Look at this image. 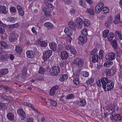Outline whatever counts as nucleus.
<instances>
[{
	"label": "nucleus",
	"mask_w": 122,
	"mask_h": 122,
	"mask_svg": "<svg viewBox=\"0 0 122 122\" xmlns=\"http://www.w3.org/2000/svg\"><path fill=\"white\" fill-rule=\"evenodd\" d=\"M19 26L18 23H16L14 24H12L10 25V28H16L18 27Z\"/></svg>",
	"instance_id": "nucleus-45"
},
{
	"label": "nucleus",
	"mask_w": 122,
	"mask_h": 122,
	"mask_svg": "<svg viewBox=\"0 0 122 122\" xmlns=\"http://www.w3.org/2000/svg\"><path fill=\"white\" fill-rule=\"evenodd\" d=\"M45 3L46 5L48 8H51V10L53 9L54 6L51 3H48L47 1H45Z\"/></svg>",
	"instance_id": "nucleus-35"
},
{
	"label": "nucleus",
	"mask_w": 122,
	"mask_h": 122,
	"mask_svg": "<svg viewBox=\"0 0 122 122\" xmlns=\"http://www.w3.org/2000/svg\"><path fill=\"white\" fill-rule=\"evenodd\" d=\"M115 34L116 36H117V35L119 37V38L120 39H122V35H121V33L118 31L117 30H116V31Z\"/></svg>",
	"instance_id": "nucleus-50"
},
{
	"label": "nucleus",
	"mask_w": 122,
	"mask_h": 122,
	"mask_svg": "<svg viewBox=\"0 0 122 122\" xmlns=\"http://www.w3.org/2000/svg\"><path fill=\"white\" fill-rule=\"evenodd\" d=\"M98 60V57L97 55H95L92 57V61L93 62H95L97 61Z\"/></svg>",
	"instance_id": "nucleus-38"
},
{
	"label": "nucleus",
	"mask_w": 122,
	"mask_h": 122,
	"mask_svg": "<svg viewBox=\"0 0 122 122\" xmlns=\"http://www.w3.org/2000/svg\"><path fill=\"white\" fill-rule=\"evenodd\" d=\"M68 78V76L66 74H63L60 75V77L59 80L63 82L65 80H66Z\"/></svg>",
	"instance_id": "nucleus-29"
},
{
	"label": "nucleus",
	"mask_w": 122,
	"mask_h": 122,
	"mask_svg": "<svg viewBox=\"0 0 122 122\" xmlns=\"http://www.w3.org/2000/svg\"><path fill=\"white\" fill-rule=\"evenodd\" d=\"M44 79V78L43 76L40 75L39 76L35 78V79L36 80L43 81Z\"/></svg>",
	"instance_id": "nucleus-44"
},
{
	"label": "nucleus",
	"mask_w": 122,
	"mask_h": 122,
	"mask_svg": "<svg viewBox=\"0 0 122 122\" xmlns=\"http://www.w3.org/2000/svg\"><path fill=\"white\" fill-rule=\"evenodd\" d=\"M68 50L69 49L72 53L75 56H76L77 53L76 50L75 48L70 45H68L67 48H66Z\"/></svg>",
	"instance_id": "nucleus-16"
},
{
	"label": "nucleus",
	"mask_w": 122,
	"mask_h": 122,
	"mask_svg": "<svg viewBox=\"0 0 122 122\" xmlns=\"http://www.w3.org/2000/svg\"><path fill=\"white\" fill-rule=\"evenodd\" d=\"M75 97L74 95L72 94H70L68 95L66 97H65V99H73Z\"/></svg>",
	"instance_id": "nucleus-41"
},
{
	"label": "nucleus",
	"mask_w": 122,
	"mask_h": 122,
	"mask_svg": "<svg viewBox=\"0 0 122 122\" xmlns=\"http://www.w3.org/2000/svg\"><path fill=\"white\" fill-rule=\"evenodd\" d=\"M17 112L19 117L21 118V120H24L26 117V115L24 111L22 109H18Z\"/></svg>",
	"instance_id": "nucleus-10"
},
{
	"label": "nucleus",
	"mask_w": 122,
	"mask_h": 122,
	"mask_svg": "<svg viewBox=\"0 0 122 122\" xmlns=\"http://www.w3.org/2000/svg\"><path fill=\"white\" fill-rule=\"evenodd\" d=\"M111 24H112L110 23V22H109L107 21H106L105 23V25L107 28H108L110 25Z\"/></svg>",
	"instance_id": "nucleus-60"
},
{
	"label": "nucleus",
	"mask_w": 122,
	"mask_h": 122,
	"mask_svg": "<svg viewBox=\"0 0 122 122\" xmlns=\"http://www.w3.org/2000/svg\"><path fill=\"white\" fill-rule=\"evenodd\" d=\"M0 87L6 92H9V93L10 92V87L7 86L1 85L0 86Z\"/></svg>",
	"instance_id": "nucleus-23"
},
{
	"label": "nucleus",
	"mask_w": 122,
	"mask_h": 122,
	"mask_svg": "<svg viewBox=\"0 0 122 122\" xmlns=\"http://www.w3.org/2000/svg\"><path fill=\"white\" fill-rule=\"evenodd\" d=\"M44 25L45 26L47 27L49 29H51V28H53L54 25L50 22H46L44 23Z\"/></svg>",
	"instance_id": "nucleus-32"
},
{
	"label": "nucleus",
	"mask_w": 122,
	"mask_h": 122,
	"mask_svg": "<svg viewBox=\"0 0 122 122\" xmlns=\"http://www.w3.org/2000/svg\"><path fill=\"white\" fill-rule=\"evenodd\" d=\"M81 71V69H79L76 71V76L78 77L79 76V75L80 74Z\"/></svg>",
	"instance_id": "nucleus-52"
},
{
	"label": "nucleus",
	"mask_w": 122,
	"mask_h": 122,
	"mask_svg": "<svg viewBox=\"0 0 122 122\" xmlns=\"http://www.w3.org/2000/svg\"><path fill=\"white\" fill-rule=\"evenodd\" d=\"M83 22L84 25L86 27L89 26L90 24V21L88 19H84Z\"/></svg>",
	"instance_id": "nucleus-33"
},
{
	"label": "nucleus",
	"mask_w": 122,
	"mask_h": 122,
	"mask_svg": "<svg viewBox=\"0 0 122 122\" xmlns=\"http://www.w3.org/2000/svg\"><path fill=\"white\" fill-rule=\"evenodd\" d=\"M68 25L71 29H74L75 28V24L72 21L70 20L69 21L68 23Z\"/></svg>",
	"instance_id": "nucleus-27"
},
{
	"label": "nucleus",
	"mask_w": 122,
	"mask_h": 122,
	"mask_svg": "<svg viewBox=\"0 0 122 122\" xmlns=\"http://www.w3.org/2000/svg\"><path fill=\"white\" fill-rule=\"evenodd\" d=\"M15 51L17 53L20 54L22 51V48L19 45H17L16 46Z\"/></svg>",
	"instance_id": "nucleus-36"
},
{
	"label": "nucleus",
	"mask_w": 122,
	"mask_h": 122,
	"mask_svg": "<svg viewBox=\"0 0 122 122\" xmlns=\"http://www.w3.org/2000/svg\"><path fill=\"white\" fill-rule=\"evenodd\" d=\"M6 116L7 119L10 121H13L15 119V115L11 112H9Z\"/></svg>",
	"instance_id": "nucleus-18"
},
{
	"label": "nucleus",
	"mask_w": 122,
	"mask_h": 122,
	"mask_svg": "<svg viewBox=\"0 0 122 122\" xmlns=\"http://www.w3.org/2000/svg\"><path fill=\"white\" fill-rule=\"evenodd\" d=\"M37 43L38 45L41 46V47H45L47 45V43L44 41H41L40 40H37Z\"/></svg>",
	"instance_id": "nucleus-19"
},
{
	"label": "nucleus",
	"mask_w": 122,
	"mask_h": 122,
	"mask_svg": "<svg viewBox=\"0 0 122 122\" xmlns=\"http://www.w3.org/2000/svg\"><path fill=\"white\" fill-rule=\"evenodd\" d=\"M60 68L59 67L55 66L52 67L50 69L49 73L53 76L57 75L60 72Z\"/></svg>",
	"instance_id": "nucleus-3"
},
{
	"label": "nucleus",
	"mask_w": 122,
	"mask_h": 122,
	"mask_svg": "<svg viewBox=\"0 0 122 122\" xmlns=\"http://www.w3.org/2000/svg\"><path fill=\"white\" fill-rule=\"evenodd\" d=\"M104 72L106 75L108 76H112L113 75L111 71V70L107 69H105Z\"/></svg>",
	"instance_id": "nucleus-28"
},
{
	"label": "nucleus",
	"mask_w": 122,
	"mask_h": 122,
	"mask_svg": "<svg viewBox=\"0 0 122 122\" xmlns=\"http://www.w3.org/2000/svg\"><path fill=\"white\" fill-rule=\"evenodd\" d=\"M52 100L50 99H47L45 101V103L48 105H49L51 103Z\"/></svg>",
	"instance_id": "nucleus-62"
},
{
	"label": "nucleus",
	"mask_w": 122,
	"mask_h": 122,
	"mask_svg": "<svg viewBox=\"0 0 122 122\" xmlns=\"http://www.w3.org/2000/svg\"><path fill=\"white\" fill-rule=\"evenodd\" d=\"M103 11L105 13H108L109 12V8L108 7H103Z\"/></svg>",
	"instance_id": "nucleus-51"
},
{
	"label": "nucleus",
	"mask_w": 122,
	"mask_h": 122,
	"mask_svg": "<svg viewBox=\"0 0 122 122\" xmlns=\"http://www.w3.org/2000/svg\"><path fill=\"white\" fill-rule=\"evenodd\" d=\"M113 18L112 16H110L109 17L107 21L110 22L111 24L112 23V22Z\"/></svg>",
	"instance_id": "nucleus-64"
},
{
	"label": "nucleus",
	"mask_w": 122,
	"mask_h": 122,
	"mask_svg": "<svg viewBox=\"0 0 122 122\" xmlns=\"http://www.w3.org/2000/svg\"><path fill=\"white\" fill-rule=\"evenodd\" d=\"M6 7L4 6L0 5V12L2 14H6L7 13Z\"/></svg>",
	"instance_id": "nucleus-26"
},
{
	"label": "nucleus",
	"mask_w": 122,
	"mask_h": 122,
	"mask_svg": "<svg viewBox=\"0 0 122 122\" xmlns=\"http://www.w3.org/2000/svg\"><path fill=\"white\" fill-rule=\"evenodd\" d=\"M64 32L68 36H71L72 33V31L71 30H69L68 28H66L64 30Z\"/></svg>",
	"instance_id": "nucleus-30"
},
{
	"label": "nucleus",
	"mask_w": 122,
	"mask_h": 122,
	"mask_svg": "<svg viewBox=\"0 0 122 122\" xmlns=\"http://www.w3.org/2000/svg\"><path fill=\"white\" fill-rule=\"evenodd\" d=\"M8 20L9 21L12 23H14L15 21V19L14 17H9L8 18Z\"/></svg>",
	"instance_id": "nucleus-55"
},
{
	"label": "nucleus",
	"mask_w": 122,
	"mask_h": 122,
	"mask_svg": "<svg viewBox=\"0 0 122 122\" xmlns=\"http://www.w3.org/2000/svg\"><path fill=\"white\" fill-rule=\"evenodd\" d=\"M10 10L11 13L15 12L16 11V8L14 6H11L10 8Z\"/></svg>",
	"instance_id": "nucleus-42"
},
{
	"label": "nucleus",
	"mask_w": 122,
	"mask_h": 122,
	"mask_svg": "<svg viewBox=\"0 0 122 122\" xmlns=\"http://www.w3.org/2000/svg\"><path fill=\"white\" fill-rule=\"evenodd\" d=\"M60 56L62 60L66 59L68 57V53L66 51H62L61 53Z\"/></svg>",
	"instance_id": "nucleus-11"
},
{
	"label": "nucleus",
	"mask_w": 122,
	"mask_h": 122,
	"mask_svg": "<svg viewBox=\"0 0 122 122\" xmlns=\"http://www.w3.org/2000/svg\"><path fill=\"white\" fill-rule=\"evenodd\" d=\"M79 4L83 7H84L86 6V4L84 1L81 0L79 1Z\"/></svg>",
	"instance_id": "nucleus-46"
},
{
	"label": "nucleus",
	"mask_w": 122,
	"mask_h": 122,
	"mask_svg": "<svg viewBox=\"0 0 122 122\" xmlns=\"http://www.w3.org/2000/svg\"><path fill=\"white\" fill-rule=\"evenodd\" d=\"M104 6V3L102 2L99 3L95 8L96 12L97 13H99L102 10Z\"/></svg>",
	"instance_id": "nucleus-9"
},
{
	"label": "nucleus",
	"mask_w": 122,
	"mask_h": 122,
	"mask_svg": "<svg viewBox=\"0 0 122 122\" xmlns=\"http://www.w3.org/2000/svg\"><path fill=\"white\" fill-rule=\"evenodd\" d=\"M73 64H74L77 65L79 68H81L83 66L84 61L82 59L77 58L74 60Z\"/></svg>",
	"instance_id": "nucleus-5"
},
{
	"label": "nucleus",
	"mask_w": 122,
	"mask_h": 122,
	"mask_svg": "<svg viewBox=\"0 0 122 122\" xmlns=\"http://www.w3.org/2000/svg\"><path fill=\"white\" fill-rule=\"evenodd\" d=\"M17 8L19 15L23 16L24 15V12L22 7L19 5H18L17 6Z\"/></svg>",
	"instance_id": "nucleus-20"
},
{
	"label": "nucleus",
	"mask_w": 122,
	"mask_h": 122,
	"mask_svg": "<svg viewBox=\"0 0 122 122\" xmlns=\"http://www.w3.org/2000/svg\"><path fill=\"white\" fill-rule=\"evenodd\" d=\"M86 11L89 13V14L92 15H93L94 14V11L91 9H87Z\"/></svg>",
	"instance_id": "nucleus-47"
},
{
	"label": "nucleus",
	"mask_w": 122,
	"mask_h": 122,
	"mask_svg": "<svg viewBox=\"0 0 122 122\" xmlns=\"http://www.w3.org/2000/svg\"><path fill=\"white\" fill-rule=\"evenodd\" d=\"M26 54L27 57L29 58H32L35 56L34 52L32 50L27 51L26 52Z\"/></svg>",
	"instance_id": "nucleus-13"
},
{
	"label": "nucleus",
	"mask_w": 122,
	"mask_h": 122,
	"mask_svg": "<svg viewBox=\"0 0 122 122\" xmlns=\"http://www.w3.org/2000/svg\"><path fill=\"white\" fill-rule=\"evenodd\" d=\"M114 20L113 22L114 24H118L120 21V15L119 14H118L114 18Z\"/></svg>",
	"instance_id": "nucleus-24"
},
{
	"label": "nucleus",
	"mask_w": 122,
	"mask_h": 122,
	"mask_svg": "<svg viewBox=\"0 0 122 122\" xmlns=\"http://www.w3.org/2000/svg\"><path fill=\"white\" fill-rule=\"evenodd\" d=\"M53 88H52L50 91V95L52 96L54 95L55 92H56L55 91L53 90Z\"/></svg>",
	"instance_id": "nucleus-57"
},
{
	"label": "nucleus",
	"mask_w": 122,
	"mask_h": 122,
	"mask_svg": "<svg viewBox=\"0 0 122 122\" xmlns=\"http://www.w3.org/2000/svg\"><path fill=\"white\" fill-rule=\"evenodd\" d=\"M18 37V34L13 31L9 35V40L11 42H14L17 41Z\"/></svg>",
	"instance_id": "nucleus-4"
},
{
	"label": "nucleus",
	"mask_w": 122,
	"mask_h": 122,
	"mask_svg": "<svg viewBox=\"0 0 122 122\" xmlns=\"http://www.w3.org/2000/svg\"><path fill=\"white\" fill-rule=\"evenodd\" d=\"M109 32V30H104L103 32V35L104 38L108 37V34Z\"/></svg>",
	"instance_id": "nucleus-40"
},
{
	"label": "nucleus",
	"mask_w": 122,
	"mask_h": 122,
	"mask_svg": "<svg viewBox=\"0 0 122 122\" xmlns=\"http://www.w3.org/2000/svg\"><path fill=\"white\" fill-rule=\"evenodd\" d=\"M8 72V69L7 68L4 69H2L0 71V77L4 75H5Z\"/></svg>",
	"instance_id": "nucleus-25"
},
{
	"label": "nucleus",
	"mask_w": 122,
	"mask_h": 122,
	"mask_svg": "<svg viewBox=\"0 0 122 122\" xmlns=\"http://www.w3.org/2000/svg\"><path fill=\"white\" fill-rule=\"evenodd\" d=\"M111 45L114 49L116 50L117 48V43L116 41L114 40L111 42Z\"/></svg>",
	"instance_id": "nucleus-31"
},
{
	"label": "nucleus",
	"mask_w": 122,
	"mask_h": 122,
	"mask_svg": "<svg viewBox=\"0 0 122 122\" xmlns=\"http://www.w3.org/2000/svg\"><path fill=\"white\" fill-rule=\"evenodd\" d=\"M103 108L104 110L106 109L107 110L109 109L112 111L110 115V118L111 120H115L117 121H120L122 120V117L118 114H115V112L118 110V107H103Z\"/></svg>",
	"instance_id": "nucleus-2"
},
{
	"label": "nucleus",
	"mask_w": 122,
	"mask_h": 122,
	"mask_svg": "<svg viewBox=\"0 0 122 122\" xmlns=\"http://www.w3.org/2000/svg\"><path fill=\"white\" fill-rule=\"evenodd\" d=\"M45 71V69L42 66H40L39 68L38 73L41 74H43Z\"/></svg>",
	"instance_id": "nucleus-39"
},
{
	"label": "nucleus",
	"mask_w": 122,
	"mask_h": 122,
	"mask_svg": "<svg viewBox=\"0 0 122 122\" xmlns=\"http://www.w3.org/2000/svg\"><path fill=\"white\" fill-rule=\"evenodd\" d=\"M104 113L103 114L104 116H103V114H102V115H101L102 117L103 118L106 117L109 115L107 112H105V111H104Z\"/></svg>",
	"instance_id": "nucleus-61"
},
{
	"label": "nucleus",
	"mask_w": 122,
	"mask_h": 122,
	"mask_svg": "<svg viewBox=\"0 0 122 122\" xmlns=\"http://www.w3.org/2000/svg\"><path fill=\"white\" fill-rule=\"evenodd\" d=\"M9 56L7 55H3L2 56L0 57V59L1 60L3 61H6L8 60L9 58Z\"/></svg>",
	"instance_id": "nucleus-37"
},
{
	"label": "nucleus",
	"mask_w": 122,
	"mask_h": 122,
	"mask_svg": "<svg viewBox=\"0 0 122 122\" xmlns=\"http://www.w3.org/2000/svg\"><path fill=\"white\" fill-rule=\"evenodd\" d=\"M43 10L46 16L47 17H49L50 18H51L52 17V15H51L47 9L46 8H43Z\"/></svg>",
	"instance_id": "nucleus-21"
},
{
	"label": "nucleus",
	"mask_w": 122,
	"mask_h": 122,
	"mask_svg": "<svg viewBox=\"0 0 122 122\" xmlns=\"http://www.w3.org/2000/svg\"><path fill=\"white\" fill-rule=\"evenodd\" d=\"M52 51L50 50H48L43 53V59L44 61H46L49 59L52 54Z\"/></svg>",
	"instance_id": "nucleus-6"
},
{
	"label": "nucleus",
	"mask_w": 122,
	"mask_h": 122,
	"mask_svg": "<svg viewBox=\"0 0 122 122\" xmlns=\"http://www.w3.org/2000/svg\"><path fill=\"white\" fill-rule=\"evenodd\" d=\"M106 59L108 61L114 60L116 58L115 54L112 52L107 54L105 56Z\"/></svg>",
	"instance_id": "nucleus-7"
},
{
	"label": "nucleus",
	"mask_w": 122,
	"mask_h": 122,
	"mask_svg": "<svg viewBox=\"0 0 122 122\" xmlns=\"http://www.w3.org/2000/svg\"><path fill=\"white\" fill-rule=\"evenodd\" d=\"M87 29L86 28H84L82 30L81 32L82 34L84 36L87 35Z\"/></svg>",
	"instance_id": "nucleus-48"
},
{
	"label": "nucleus",
	"mask_w": 122,
	"mask_h": 122,
	"mask_svg": "<svg viewBox=\"0 0 122 122\" xmlns=\"http://www.w3.org/2000/svg\"><path fill=\"white\" fill-rule=\"evenodd\" d=\"M73 82L74 84L76 85H77L79 83L78 79L77 78H76L74 80Z\"/></svg>",
	"instance_id": "nucleus-53"
},
{
	"label": "nucleus",
	"mask_w": 122,
	"mask_h": 122,
	"mask_svg": "<svg viewBox=\"0 0 122 122\" xmlns=\"http://www.w3.org/2000/svg\"><path fill=\"white\" fill-rule=\"evenodd\" d=\"M110 69L111 70V71L112 72L113 75H114L116 70V67L115 66H113Z\"/></svg>",
	"instance_id": "nucleus-49"
},
{
	"label": "nucleus",
	"mask_w": 122,
	"mask_h": 122,
	"mask_svg": "<svg viewBox=\"0 0 122 122\" xmlns=\"http://www.w3.org/2000/svg\"><path fill=\"white\" fill-rule=\"evenodd\" d=\"M6 42L3 41H0V51H2L5 50L7 47Z\"/></svg>",
	"instance_id": "nucleus-14"
},
{
	"label": "nucleus",
	"mask_w": 122,
	"mask_h": 122,
	"mask_svg": "<svg viewBox=\"0 0 122 122\" xmlns=\"http://www.w3.org/2000/svg\"><path fill=\"white\" fill-rule=\"evenodd\" d=\"M78 39L81 42V44L83 45L86 42L87 37L86 36H80L78 38Z\"/></svg>",
	"instance_id": "nucleus-15"
},
{
	"label": "nucleus",
	"mask_w": 122,
	"mask_h": 122,
	"mask_svg": "<svg viewBox=\"0 0 122 122\" xmlns=\"http://www.w3.org/2000/svg\"><path fill=\"white\" fill-rule=\"evenodd\" d=\"M80 102L77 101L76 102V103L77 104L78 106H84L86 103V101L84 99L80 98Z\"/></svg>",
	"instance_id": "nucleus-12"
},
{
	"label": "nucleus",
	"mask_w": 122,
	"mask_h": 122,
	"mask_svg": "<svg viewBox=\"0 0 122 122\" xmlns=\"http://www.w3.org/2000/svg\"><path fill=\"white\" fill-rule=\"evenodd\" d=\"M49 46L50 49L54 51H55L57 50V46L55 42H51L49 44Z\"/></svg>",
	"instance_id": "nucleus-17"
},
{
	"label": "nucleus",
	"mask_w": 122,
	"mask_h": 122,
	"mask_svg": "<svg viewBox=\"0 0 122 122\" xmlns=\"http://www.w3.org/2000/svg\"><path fill=\"white\" fill-rule=\"evenodd\" d=\"M50 104H51L52 106L54 107H56L57 104L56 101L53 100H52L51 101Z\"/></svg>",
	"instance_id": "nucleus-58"
},
{
	"label": "nucleus",
	"mask_w": 122,
	"mask_h": 122,
	"mask_svg": "<svg viewBox=\"0 0 122 122\" xmlns=\"http://www.w3.org/2000/svg\"><path fill=\"white\" fill-rule=\"evenodd\" d=\"M83 76L84 77H88L89 75V74L88 72L86 71H84L83 72Z\"/></svg>",
	"instance_id": "nucleus-54"
},
{
	"label": "nucleus",
	"mask_w": 122,
	"mask_h": 122,
	"mask_svg": "<svg viewBox=\"0 0 122 122\" xmlns=\"http://www.w3.org/2000/svg\"><path fill=\"white\" fill-rule=\"evenodd\" d=\"M83 22L82 19L80 18H78L76 20L75 25L76 27L79 29H81L82 26Z\"/></svg>",
	"instance_id": "nucleus-8"
},
{
	"label": "nucleus",
	"mask_w": 122,
	"mask_h": 122,
	"mask_svg": "<svg viewBox=\"0 0 122 122\" xmlns=\"http://www.w3.org/2000/svg\"><path fill=\"white\" fill-rule=\"evenodd\" d=\"M63 48V46L61 45H58V48L57 49V51L59 52L62 50Z\"/></svg>",
	"instance_id": "nucleus-63"
},
{
	"label": "nucleus",
	"mask_w": 122,
	"mask_h": 122,
	"mask_svg": "<svg viewBox=\"0 0 122 122\" xmlns=\"http://www.w3.org/2000/svg\"><path fill=\"white\" fill-rule=\"evenodd\" d=\"M94 81V79L92 78H91L89 79L88 81H86V82L87 85H90L93 83Z\"/></svg>",
	"instance_id": "nucleus-43"
},
{
	"label": "nucleus",
	"mask_w": 122,
	"mask_h": 122,
	"mask_svg": "<svg viewBox=\"0 0 122 122\" xmlns=\"http://www.w3.org/2000/svg\"><path fill=\"white\" fill-rule=\"evenodd\" d=\"M0 97L6 101L12 100L13 98L12 97L10 96H7L4 94H2L0 95Z\"/></svg>",
	"instance_id": "nucleus-22"
},
{
	"label": "nucleus",
	"mask_w": 122,
	"mask_h": 122,
	"mask_svg": "<svg viewBox=\"0 0 122 122\" xmlns=\"http://www.w3.org/2000/svg\"><path fill=\"white\" fill-rule=\"evenodd\" d=\"M4 28H2V27H0V33L3 34L5 31Z\"/></svg>",
	"instance_id": "nucleus-59"
},
{
	"label": "nucleus",
	"mask_w": 122,
	"mask_h": 122,
	"mask_svg": "<svg viewBox=\"0 0 122 122\" xmlns=\"http://www.w3.org/2000/svg\"><path fill=\"white\" fill-rule=\"evenodd\" d=\"M63 1L66 4L69 5L71 4L72 2V0H63Z\"/></svg>",
	"instance_id": "nucleus-56"
},
{
	"label": "nucleus",
	"mask_w": 122,
	"mask_h": 122,
	"mask_svg": "<svg viewBox=\"0 0 122 122\" xmlns=\"http://www.w3.org/2000/svg\"><path fill=\"white\" fill-rule=\"evenodd\" d=\"M114 37V33L112 32H111L108 36V40L110 41H111Z\"/></svg>",
	"instance_id": "nucleus-34"
},
{
	"label": "nucleus",
	"mask_w": 122,
	"mask_h": 122,
	"mask_svg": "<svg viewBox=\"0 0 122 122\" xmlns=\"http://www.w3.org/2000/svg\"><path fill=\"white\" fill-rule=\"evenodd\" d=\"M114 83L106 77L102 78L97 81V85L102 87L105 91H109L114 88Z\"/></svg>",
	"instance_id": "nucleus-1"
}]
</instances>
